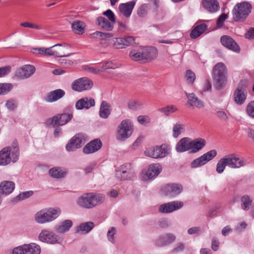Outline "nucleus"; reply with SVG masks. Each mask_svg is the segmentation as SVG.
Here are the masks:
<instances>
[{"label": "nucleus", "instance_id": "obj_2", "mask_svg": "<svg viewBox=\"0 0 254 254\" xmlns=\"http://www.w3.org/2000/svg\"><path fill=\"white\" fill-rule=\"evenodd\" d=\"M104 200L105 196L103 194L91 192L80 196L76 202L81 207L90 209L102 203Z\"/></svg>", "mask_w": 254, "mask_h": 254}, {"label": "nucleus", "instance_id": "obj_40", "mask_svg": "<svg viewBox=\"0 0 254 254\" xmlns=\"http://www.w3.org/2000/svg\"><path fill=\"white\" fill-rule=\"evenodd\" d=\"M207 28L205 24H200L195 26L191 31L190 36L191 38L195 39L202 34Z\"/></svg>", "mask_w": 254, "mask_h": 254}, {"label": "nucleus", "instance_id": "obj_61", "mask_svg": "<svg viewBox=\"0 0 254 254\" xmlns=\"http://www.w3.org/2000/svg\"><path fill=\"white\" fill-rule=\"evenodd\" d=\"M216 116L220 119L224 121H227L228 120V117L226 114V113L223 111H219L216 112Z\"/></svg>", "mask_w": 254, "mask_h": 254}, {"label": "nucleus", "instance_id": "obj_15", "mask_svg": "<svg viewBox=\"0 0 254 254\" xmlns=\"http://www.w3.org/2000/svg\"><path fill=\"white\" fill-rule=\"evenodd\" d=\"M70 48V45L66 43L56 44L51 47L52 55L61 58L69 57L73 54L68 53Z\"/></svg>", "mask_w": 254, "mask_h": 254}, {"label": "nucleus", "instance_id": "obj_37", "mask_svg": "<svg viewBox=\"0 0 254 254\" xmlns=\"http://www.w3.org/2000/svg\"><path fill=\"white\" fill-rule=\"evenodd\" d=\"M25 254H40L41 249L40 246L35 243H31L23 245Z\"/></svg>", "mask_w": 254, "mask_h": 254}, {"label": "nucleus", "instance_id": "obj_34", "mask_svg": "<svg viewBox=\"0 0 254 254\" xmlns=\"http://www.w3.org/2000/svg\"><path fill=\"white\" fill-rule=\"evenodd\" d=\"M15 188V184L12 181H5L0 184V193L9 194Z\"/></svg>", "mask_w": 254, "mask_h": 254}, {"label": "nucleus", "instance_id": "obj_62", "mask_svg": "<svg viewBox=\"0 0 254 254\" xmlns=\"http://www.w3.org/2000/svg\"><path fill=\"white\" fill-rule=\"evenodd\" d=\"M158 225L162 228H167L170 225V223L168 219L162 218L158 221Z\"/></svg>", "mask_w": 254, "mask_h": 254}, {"label": "nucleus", "instance_id": "obj_57", "mask_svg": "<svg viewBox=\"0 0 254 254\" xmlns=\"http://www.w3.org/2000/svg\"><path fill=\"white\" fill-rule=\"evenodd\" d=\"M103 14L107 16L109 20L110 21L115 23L116 22V19H115V16L114 13L113 12V11L110 9H108L107 10L104 12Z\"/></svg>", "mask_w": 254, "mask_h": 254}, {"label": "nucleus", "instance_id": "obj_42", "mask_svg": "<svg viewBox=\"0 0 254 254\" xmlns=\"http://www.w3.org/2000/svg\"><path fill=\"white\" fill-rule=\"evenodd\" d=\"M49 175L55 178H61L65 176L66 173L60 168H53L49 170Z\"/></svg>", "mask_w": 254, "mask_h": 254}, {"label": "nucleus", "instance_id": "obj_18", "mask_svg": "<svg viewBox=\"0 0 254 254\" xmlns=\"http://www.w3.org/2000/svg\"><path fill=\"white\" fill-rule=\"evenodd\" d=\"M39 239L42 242L50 244L60 243L62 241L53 232L47 230H43L41 232L39 235Z\"/></svg>", "mask_w": 254, "mask_h": 254}, {"label": "nucleus", "instance_id": "obj_28", "mask_svg": "<svg viewBox=\"0 0 254 254\" xmlns=\"http://www.w3.org/2000/svg\"><path fill=\"white\" fill-rule=\"evenodd\" d=\"M190 138L184 137L177 143L176 150L177 152H184L190 150Z\"/></svg>", "mask_w": 254, "mask_h": 254}, {"label": "nucleus", "instance_id": "obj_45", "mask_svg": "<svg viewBox=\"0 0 254 254\" xmlns=\"http://www.w3.org/2000/svg\"><path fill=\"white\" fill-rule=\"evenodd\" d=\"M177 110V108L174 105L167 106L164 108H160L158 111L164 114L165 115L168 116L170 114L174 113Z\"/></svg>", "mask_w": 254, "mask_h": 254}, {"label": "nucleus", "instance_id": "obj_4", "mask_svg": "<svg viewBox=\"0 0 254 254\" xmlns=\"http://www.w3.org/2000/svg\"><path fill=\"white\" fill-rule=\"evenodd\" d=\"M252 9V6L248 2L243 1L237 3L232 11L233 20L237 22H244L251 12Z\"/></svg>", "mask_w": 254, "mask_h": 254}, {"label": "nucleus", "instance_id": "obj_9", "mask_svg": "<svg viewBox=\"0 0 254 254\" xmlns=\"http://www.w3.org/2000/svg\"><path fill=\"white\" fill-rule=\"evenodd\" d=\"M169 152V149L166 144L151 147L147 149L144 151V153L146 156L154 158H164Z\"/></svg>", "mask_w": 254, "mask_h": 254}, {"label": "nucleus", "instance_id": "obj_63", "mask_svg": "<svg viewBox=\"0 0 254 254\" xmlns=\"http://www.w3.org/2000/svg\"><path fill=\"white\" fill-rule=\"evenodd\" d=\"M227 17L228 15L225 13L221 14L217 20V25L219 26H221Z\"/></svg>", "mask_w": 254, "mask_h": 254}, {"label": "nucleus", "instance_id": "obj_6", "mask_svg": "<svg viewBox=\"0 0 254 254\" xmlns=\"http://www.w3.org/2000/svg\"><path fill=\"white\" fill-rule=\"evenodd\" d=\"M115 176L120 181L133 179L135 177L133 166L130 163H125L121 165L116 170Z\"/></svg>", "mask_w": 254, "mask_h": 254}, {"label": "nucleus", "instance_id": "obj_38", "mask_svg": "<svg viewBox=\"0 0 254 254\" xmlns=\"http://www.w3.org/2000/svg\"><path fill=\"white\" fill-rule=\"evenodd\" d=\"M85 26V23L79 20L74 21L71 25L73 31L79 35H81L84 33Z\"/></svg>", "mask_w": 254, "mask_h": 254}, {"label": "nucleus", "instance_id": "obj_23", "mask_svg": "<svg viewBox=\"0 0 254 254\" xmlns=\"http://www.w3.org/2000/svg\"><path fill=\"white\" fill-rule=\"evenodd\" d=\"M95 105V102L91 97H85L78 100L75 104L77 110L88 109Z\"/></svg>", "mask_w": 254, "mask_h": 254}, {"label": "nucleus", "instance_id": "obj_11", "mask_svg": "<svg viewBox=\"0 0 254 254\" xmlns=\"http://www.w3.org/2000/svg\"><path fill=\"white\" fill-rule=\"evenodd\" d=\"M93 85V83L91 80L87 77H82L74 80L71 86L74 91L82 92L91 89Z\"/></svg>", "mask_w": 254, "mask_h": 254}, {"label": "nucleus", "instance_id": "obj_43", "mask_svg": "<svg viewBox=\"0 0 254 254\" xmlns=\"http://www.w3.org/2000/svg\"><path fill=\"white\" fill-rule=\"evenodd\" d=\"M241 207L244 210H248L252 204V200L248 195H245L241 197Z\"/></svg>", "mask_w": 254, "mask_h": 254}, {"label": "nucleus", "instance_id": "obj_1", "mask_svg": "<svg viewBox=\"0 0 254 254\" xmlns=\"http://www.w3.org/2000/svg\"><path fill=\"white\" fill-rule=\"evenodd\" d=\"M19 156V149L18 143L14 141L11 146L4 147L0 151V165L5 166L12 161H17Z\"/></svg>", "mask_w": 254, "mask_h": 254}, {"label": "nucleus", "instance_id": "obj_33", "mask_svg": "<svg viewBox=\"0 0 254 254\" xmlns=\"http://www.w3.org/2000/svg\"><path fill=\"white\" fill-rule=\"evenodd\" d=\"M205 144V140L202 138H196L193 140L190 139V150H191V152H197L204 147Z\"/></svg>", "mask_w": 254, "mask_h": 254}, {"label": "nucleus", "instance_id": "obj_12", "mask_svg": "<svg viewBox=\"0 0 254 254\" xmlns=\"http://www.w3.org/2000/svg\"><path fill=\"white\" fill-rule=\"evenodd\" d=\"M183 190V186L179 184H169L161 189L162 193L166 196L174 197L181 193Z\"/></svg>", "mask_w": 254, "mask_h": 254}, {"label": "nucleus", "instance_id": "obj_51", "mask_svg": "<svg viewBox=\"0 0 254 254\" xmlns=\"http://www.w3.org/2000/svg\"><path fill=\"white\" fill-rule=\"evenodd\" d=\"M93 35L97 37H99L102 40L106 39L113 37V34L110 33L102 32L100 31H96Z\"/></svg>", "mask_w": 254, "mask_h": 254}, {"label": "nucleus", "instance_id": "obj_10", "mask_svg": "<svg viewBox=\"0 0 254 254\" xmlns=\"http://www.w3.org/2000/svg\"><path fill=\"white\" fill-rule=\"evenodd\" d=\"M72 118L71 114L63 113L50 118L46 121L47 124L53 127L63 126L69 122Z\"/></svg>", "mask_w": 254, "mask_h": 254}, {"label": "nucleus", "instance_id": "obj_47", "mask_svg": "<svg viewBox=\"0 0 254 254\" xmlns=\"http://www.w3.org/2000/svg\"><path fill=\"white\" fill-rule=\"evenodd\" d=\"M13 85L11 83H0V95L5 94L12 90Z\"/></svg>", "mask_w": 254, "mask_h": 254}, {"label": "nucleus", "instance_id": "obj_53", "mask_svg": "<svg viewBox=\"0 0 254 254\" xmlns=\"http://www.w3.org/2000/svg\"><path fill=\"white\" fill-rule=\"evenodd\" d=\"M246 112L250 117L254 119V100L248 104L246 107Z\"/></svg>", "mask_w": 254, "mask_h": 254}, {"label": "nucleus", "instance_id": "obj_26", "mask_svg": "<svg viewBox=\"0 0 254 254\" xmlns=\"http://www.w3.org/2000/svg\"><path fill=\"white\" fill-rule=\"evenodd\" d=\"M135 5V1L131 0L126 3H121L119 6V9L124 16L126 17H129L132 13Z\"/></svg>", "mask_w": 254, "mask_h": 254}, {"label": "nucleus", "instance_id": "obj_7", "mask_svg": "<svg viewBox=\"0 0 254 254\" xmlns=\"http://www.w3.org/2000/svg\"><path fill=\"white\" fill-rule=\"evenodd\" d=\"M133 131V126L131 121L128 120H123L118 127L117 138L124 140L128 138Z\"/></svg>", "mask_w": 254, "mask_h": 254}, {"label": "nucleus", "instance_id": "obj_16", "mask_svg": "<svg viewBox=\"0 0 254 254\" xmlns=\"http://www.w3.org/2000/svg\"><path fill=\"white\" fill-rule=\"evenodd\" d=\"M228 166L236 169L246 165L244 159H241L235 154H230L224 157Z\"/></svg>", "mask_w": 254, "mask_h": 254}, {"label": "nucleus", "instance_id": "obj_29", "mask_svg": "<svg viewBox=\"0 0 254 254\" xmlns=\"http://www.w3.org/2000/svg\"><path fill=\"white\" fill-rule=\"evenodd\" d=\"M65 95L64 91L61 89L51 91L45 98L47 102H53L62 98Z\"/></svg>", "mask_w": 254, "mask_h": 254}, {"label": "nucleus", "instance_id": "obj_52", "mask_svg": "<svg viewBox=\"0 0 254 254\" xmlns=\"http://www.w3.org/2000/svg\"><path fill=\"white\" fill-rule=\"evenodd\" d=\"M33 194V192L32 191H24L21 193H20L19 195H18L15 198L16 201H19L21 200H23L24 199H26L27 198H28L30 196L32 195Z\"/></svg>", "mask_w": 254, "mask_h": 254}, {"label": "nucleus", "instance_id": "obj_17", "mask_svg": "<svg viewBox=\"0 0 254 254\" xmlns=\"http://www.w3.org/2000/svg\"><path fill=\"white\" fill-rule=\"evenodd\" d=\"M183 206V202L173 201L161 204L159 207V211L162 213H169L181 208Z\"/></svg>", "mask_w": 254, "mask_h": 254}, {"label": "nucleus", "instance_id": "obj_5", "mask_svg": "<svg viewBox=\"0 0 254 254\" xmlns=\"http://www.w3.org/2000/svg\"><path fill=\"white\" fill-rule=\"evenodd\" d=\"M60 208H49L42 209L34 215L35 221L38 224H44L55 220L61 214Z\"/></svg>", "mask_w": 254, "mask_h": 254}, {"label": "nucleus", "instance_id": "obj_58", "mask_svg": "<svg viewBox=\"0 0 254 254\" xmlns=\"http://www.w3.org/2000/svg\"><path fill=\"white\" fill-rule=\"evenodd\" d=\"M122 38H117L114 41V47L117 49L125 48V45L123 41Z\"/></svg>", "mask_w": 254, "mask_h": 254}, {"label": "nucleus", "instance_id": "obj_50", "mask_svg": "<svg viewBox=\"0 0 254 254\" xmlns=\"http://www.w3.org/2000/svg\"><path fill=\"white\" fill-rule=\"evenodd\" d=\"M142 106V103L137 101L131 100L128 103V107L131 110H136L140 109Z\"/></svg>", "mask_w": 254, "mask_h": 254}, {"label": "nucleus", "instance_id": "obj_20", "mask_svg": "<svg viewBox=\"0 0 254 254\" xmlns=\"http://www.w3.org/2000/svg\"><path fill=\"white\" fill-rule=\"evenodd\" d=\"M162 171V167L159 164H151L147 171L145 172L142 176V179L144 181L151 180L157 176Z\"/></svg>", "mask_w": 254, "mask_h": 254}, {"label": "nucleus", "instance_id": "obj_13", "mask_svg": "<svg viewBox=\"0 0 254 254\" xmlns=\"http://www.w3.org/2000/svg\"><path fill=\"white\" fill-rule=\"evenodd\" d=\"M85 142V135L83 133H78L72 137L65 146L66 150L68 151H74L80 148Z\"/></svg>", "mask_w": 254, "mask_h": 254}, {"label": "nucleus", "instance_id": "obj_48", "mask_svg": "<svg viewBox=\"0 0 254 254\" xmlns=\"http://www.w3.org/2000/svg\"><path fill=\"white\" fill-rule=\"evenodd\" d=\"M227 166L224 157L220 159L216 165V172L219 174L223 173L225 170L226 166Z\"/></svg>", "mask_w": 254, "mask_h": 254}, {"label": "nucleus", "instance_id": "obj_54", "mask_svg": "<svg viewBox=\"0 0 254 254\" xmlns=\"http://www.w3.org/2000/svg\"><path fill=\"white\" fill-rule=\"evenodd\" d=\"M116 233V229L115 227H111L107 233V237L109 241L111 242L112 243H115V238L114 235Z\"/></svg>", "mask_w": 254, "mask_h": 254}, {"label": "nucleus", "instance_id": "obj_24", "mask_svg": "<svg viewBox=\"0 0 254 254\" xmlns=\"http://www.w3.org/2000/svg\"><path fill=\"white\" fill-rule=\"evenodd\" d=\"M176 236L172 233H166L160 236L156 240V244L158 247L167 246L174 242Z\"/></svg>", "mask_w": 254, "mask_h": 254}, {"label": "nucleus", "instance_id": "obj_46", "mask_svg": "<svg viewBox=\"0 0 254 254\" xmlns=\"http://www.w3.org/2000/svg\"><path fill=\"white\" fill-rule=\"evenodd\" d=\"M148 4H143L140 5L137 9V14L139 17H144L148 13L149 9Z\"/></svg>", "mask_w": 254, "mask_h": 254}, {"label": "nucleus", "instance_id": "obj_3", "mask_svg": "<svg viewBox=\"0 0 254 254\" xmlns=\"http://www.w3.org/2000/svg\"><path fill=\"white\" fill-rule=\"evenodd\" d=\"M227 69L223 63H218L213 68L212 77L214 86L218 90L222 89L227 82Z\"/></svg>", "mask_w": 254, "mask_h": 254}, {"label": "nucleus", "instance_id": "obj_35", "mask_svg": "<svg viewBox=\"0 0 254 254\" xmlns=\"http://www.w3.org/2000/svg\"><path fill=\"white\" fill-rule=\"evenodd\" d=\"M73 225L71 220L67 219L62 221L59 225L55 227L56 231L60 234H63L68 231Z\"/></svg>", "mask_w": 254, "mask_h": 254}, {"label": "nucleus", "instance_id": "obj_39", "mask_svg": "<svg viewBox=\"0 0 254 254\" xmlns=\"http://www.w3.org/2000/svg\"><path fill=\"white\" fill-rule=\"evenodd\" d=\"M110 105L105 101H103L101 103L99 115L100 117L103 119H106L108 117L111 113Z\"/></svg>", "mask_w": 254, "mask_h": 254}, {"label": "nucleus", "instance_id": "obj_32", "mask_svg": "<svg viewBox=\"0 0 254 254\" xmlns=\"http://www.w3.org/2000/svg\"><path fill=\"white\" fill-rule=\"evenodd\" d=\"M130 59L134 62L143 61V52L142 47L131 49L129 54Z\"/></svg>", "mask_w": 254, "mask_h": 254}, {"label": "nucleus", "instance_id": "obj_56", "mask_svg": "<svg viewBox=\"0 0 254 254\" xmlns=\"http://www.w3.org/2000/svg\"><path fill=\"white\" fill-rule=\"evenodd\" d=\"M124 44L125 45V48L127 46H129L131 45H132L134 43V39L133 37L132 36H125V37L122 38Z\"/></svg>", "mask_w": 254, "mask_h": 254}, {"label": "nucleus", "instance_id": "obj_41", "mask_svg": "<svg viewBox=\"0 0 254 254\" xmlns=\"http://www.w3.org/2000/svg\"><path fill=\"white\" fill-rule=\"evenodd\" d=\"M32 53L34 54H40L45 56H51L52 55V49L51 47L48 48H33L32 49Z\"/></svg>", "mask_w": 254, "mask_h": 254}, {"label": "nucleus", "instance_id": "obj_31", "mask_svg": "<svg viewBox=\"0 0 254 254\" xmlns=\"http://www.w3.org/2000/svg\"><path fill=\"white\" fill-rule=\"evenodd\" d=\"M202 4L204 8L211 13L215 12L219 9L217 0H202Z\"/></svg>", "mask_w": 254, "mask_h": 254}, {"label": "nucleus", "instance_id": "obj_19", "mask_svg": "<svg viewBox=\"0 0 254 254\" xmlns=\"http://www.w3.org/2000/svg\"><path fill=\"white\" fill-rule=\"evenodd\" d=\"M35 71V68L31 65H26L17 69L15 73L14 78L25 79L31 76Z\"/></svg>", "mask_w": 254, "mask_h": 254}, {"label": "nucleus", "instance_id": "obj_8", "mask_svg": "<svg viewBox=\"0 0 254 254\" xmlns=\"http://www.w3.org/2000/svg\"><path fill=\"white\" fill-rule=\"evenodd\" d=\"M248 86V81L246 80H241L234 93L235 102L239 105L244 104L247 97L246 88Z\"/></svg>", "mask_w": 254, "mask_h": 254}, {"label": "nucleus", "instance_id": "obj_27", "mask_svg": "<svg viewBox=\"0 0 254 254\" xmlns=\"http://www.w3.org/2000/svg\"><path fill=\"white\" fill-rule=\"evenodd\" d=\"M143 61H150L155 59L158 54L157 49L154 47H142Z\"/></svg>", "mask_w": 254, "mask_h": 254}, {"label": "nucleus", "instance_id": "obj_21", "mask_svg": "<svg viewBox=\"0 0 254 254\" xmlns=\"http://www.w3.org/2000/svg\"><path fill=\"white\" fill-rule=\"evenodd\" d=\"M220 42L223 46L230 50L236 53H239L240 51V48L238 44L229 36H222L220 38Z\"/></svg>", "mask_w": 254, "mask_h": 254}, {"label": "nucleus", "instance_id": "obj_59", "mask_svg": "<svg viewBox=\"0 0 254 254\" xmlns=\"http://www.w3.org/2000/svg\"><path fill=\"white\" fill-rule=\"evenodd\" d=\"M11 67L9 65L0 67V77L7 75L10 72Z\"/></svg>", "mask_w": 254, "mask_h": 254}, {"label": "nucleus", "instance_id": "obj_60", "mask_svg": "<svg viewBox=\"0 0 254 254\" xmlns=\"http://www.w3.org/2000/svg\"><path fill=\"white\" fill-rule=\"evenodd\" d=\"M185 248V245L183 243H179L175 245V248L172 250V253H178L182 252Z\"/></svg>", "mask_w": 254, "mask_h": 254}, {"label": "nucleus", "instance_id": "obj_49", "mask_svg": "<svg viewBox=\"0 0 254 254\" xmlns=\"http://www.w3.org/2000/svg\"><path fill=\"white\" fill-rule=\"evenodd\" d=\"M185 77L189 83L193 84L195 79V74L191 70H187L186 72Z\"/></svg>", "mask_w": 254, "mask_h": 254}, {"label": "nucleus", "instance_id": "obj_55", "mask_svg": "<svg viewBox=\"0 0 254 254\" xmlns=\"http://www.w3.org/2000/svg\"><path fill=\"white\" fill-rule=\"evenodd\" d=\"M5 106L10 110H14L17 107V104L15 100H7L5 103Z\"/></svg>", "mask_w": 254, "mask_h": 254}, {"label": "nucleus", "instance_id": "obj_22", "mask_svg": "<svg viewBox=\"0 0 254 254\" xmlns=\"http://www.w3.org/2000/svg\"><path fill=\"white\" fill-rule=\"evenodd\" d=\"M102 143L100 139H95L87 143L83 148L85 154H91L98 151L102 147Z\"/></svg>", "mask_w": 254, "mask_h": 254}, {"label": "nucleus", "instance_id": "obj_44", "mask_svg": "<svg viewBox=\"0 0 254 254\" xmlns=\"http://www.w3.org/2000/svg\"><path fill=\"white\" fill-rule=\"evenodd\" d=\"M185 130V126L183 124L176 123L173 127V136L177 138L179 135Z\"/></svg>", "mask_w": 254, "mask_h": 254}, {"label": "nucleus", "instance_id": "obj_64", "mask_svg": "<svg viewBox=\"0 0 254 254\" xmlns=\"http://www.w3.org/2000/svg\"><path fill=\"white\" fill-rule=\"evenodd\" d=\"M12 254H25L23 245L15 248L12 251Z\"/></svg>", "mask_w": 254, "mask_h": 254}, {"label": "nucleus", "instance_id": "obj_36", "mask_svg": "<svg viewBox=\"0 0 254 254\" xmlns=\"http://www.w3.org/2000/svg\"><path fill=\"white\" fill-rule=\"evenodd\" d=\"M94 227L93 222L89 221L80 224L76 228V233L86 234L89 232Z\"/></svg>", "mask_w": 254, "mask_h": 254}, {"label": "nucleus", "instance_id": "obj_14", "mask_svg": "<svg viewBox=\"0 0 254 254\" xmlns=\"http://www.w3.org/2000/svg\"><path fill=\"white\" fill-rule=\"evenodd\" d=\"M216 155L217 151L215 150H211L200 157L194 159L191 163V167L192 168L201 167L211 160Z\"/></svg>", "mask_w": 254, "mask_h": 254}, {"label": "nucleus", "instance_id": "obj_30", "mask_svg": "<svg viewBox=\"0 0 254 254\" xmlns=\"http://www.w3.org/2000/svg\"><path fill=\"white\" fill-rule=\"evenodd\" d=\"M96 23L102 29L107 31H112L115 24L105 17L102 16L98 17L97 18Z\"/></svg>", "mask_w": 254, "mask_h": 254}, {"label": "nucleus", "instance_id": "obj_25", "mask_svg": "<svg viewBox=\"0 0 254 254\" xmlns=\"http://www.w3.org/2000/svg\"><path fill=\"white\" fill-rule=\"evenodd\" d=\"M188 101V104L193 108H196L197 109H201L204 107V102L198 98V97L193 93H188L185 92Z\"/></svg>", "mask_w": 254, "mask_h": 254}]
</instances>
